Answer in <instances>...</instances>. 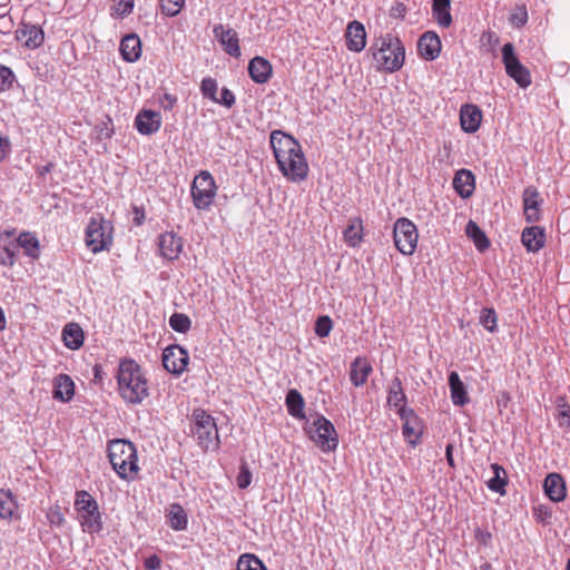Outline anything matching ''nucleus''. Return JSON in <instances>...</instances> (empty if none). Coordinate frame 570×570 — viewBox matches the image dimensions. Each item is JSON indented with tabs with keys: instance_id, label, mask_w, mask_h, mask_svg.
<instances>
[{
	"instance_id": "12",
	"label": "nucleus",
	"mask_w": 570,
	"mask_h": 570,
	"mask_svg": "<svg viewBox=\"0 0 570 570\" xmlns=\"http://www.w3.org/2000/svg\"><path fill=\"white\" fill-rule=\"evenodd\" d=\"M188 361V352L179 345H170L163 352V365L166 371L174 375L183 374Z\"/></svg>"
},
{
	"instance_id": "25",
	"label": "nucleus",
	"mask_w": 570,
	"mask_h": 570,
	"mask_svg": "<svg viewBox=\"0 0 570 570\" xmlns=\"http://www.w3.org/2000/svg\"><path fill=\"white\" fill-rule=\"evenodd\" d=\"M119 51L125 61H137L141 56L140 38L136 33L125 36L121 39Z\"/></svg>"
},
{
	"instance_id": "47",
	"label": "nucleus",
	"mask_w": 570,
	"mask_h": 570,
	"mask_svg": "<svg viewBox=\"0 0 570 570\" xmlns=\"http://www.w3.org/2000/svg\"><path fill=\"white\" fill-rule=\"evenodd\" d=\"M333 328V322L330 316L323 315L315 322V334L321 337H327Z\"/></svg>"
},
{
	"instance_id": "53",
	"label": "nucleus",
	"mask_w": 570,
	"mask_h": 570,
	"mask_svg": "<svg viewBox=\"0 0 570 570\" xmlns=\"http://www.w3.org/2000/svg\"><path fill=\"white\" fill-rule=\"evenodd\" d=\"M215 102L220 104L227 108H232L236 102V98L232 90L224 87L220 90V98H218V101Z\"/></svg>"
},
{
	"instance_id": "51",
	"label": "nucleus",
	"mask_w": 570,
	"mask_h": 570,
	"mask_svg": "<svg viewBox=\"0 0 570 570\" xmlns=\"http://www.w3.org/2000/svg\"><path fill=\"white\" fill-rule=\"evenodd\" d=\"M252 482V473L247 463H243L239 468L238 475L236 478V483L239 489H246L249 487Z\"/></svg>"
},
{
	"instance_id": "40",
	"label": "nucleus",
	"mask_w": 570,
	"mask_h": 570,
	"mask_svg": "<svg viewBox=\"0 0 570 570\" xmlns=\"http://www.w3.org/2000/svg\"><path fill=\"white\" fill-rule=\"evenodd\" d=\"M235 570H267L265 564L255 554H242L236 564Z\"/></svg>"
},
{
	"instance_id": "49",
	"label": "nucleus",
	"mask_w": 570,
	"mask_h": 570,
	"mask_svg": "<svg viewBox=\"0 0 570 570\" xmlns=\"http://www.w3.org/2000/svg\"><path fill=\"white\" fill-rule=\"evenodd\" d=\"M184 3L185 0H160V8L164 14L175 17L180 12Z\"/></svg>"
},
{
	"instance_id": "27",
	"label": "nucleus",
	"mask_w": 570,
	"mask_h": 570,
	"mask_svg": "<svg viewBox=\"0 0 570 570\" xmlns=\"http://www.w3.org/2000/svg\"><path fill=\"white\" fill-rule=\"evenodd\" d=\"M53 399L67 403L75 395V383L67 374H59L53 381Z\"/></svg>"
},
{
	"instance_id": "9",
	"label": "nucleus",
	"mask_w": 570,
	"mask_h": 570,
	"mask_svg": "<svg viewBox=\"0 0 570 570\" xmlns=\"http://www.w3.org/2000/svg\"><path fill=\"white\" fill-rule=\"evenodd\" d=\"M109 223L100 216H92L86 227V246L95 254L108 248L111 244Z\"/></svg>"
},
{
	"instance_id": "16",
	"label": "nucleus",
	"mask_w": 570,
	"mask_h": 570,
	"mask_svg": "<svg viewBox=\"0 0 570 570\" xmlns=\"http://www.w3.org/2000/svg\"><path fill=\"white\" fill-rule=\"evenodd\" d=\"M183 238L174 232H166L158 237L160 255L168 259H177L183 250Z\"/></svg>"
},
{
	"instance_id": "38",
	"label": "nucleus",
	"mask_w": 570,
	"mask_h": 570,
	"mask_svg": "<svg viewBox=\"0 0 570 570\" xmlns=\"http://www.w3.org/2000/svg\"><path fill=\"white\" fill-rule=\"evenodd\" d=\"M557 413L554 419L558 425L563 430H570V405L566 396H558L556 400Z\"/></svg>"
},
{
	"instance_id": "31",
	"label": "nucleus",
	"mask_w": 570,
	"mask_h": 570,
	"mask_svg": "<svg viewBox=\"0 0 570 570\" xmlns=\"http://www.w3.org/2000/svg\"><path fill=\"white\" fill-rule=\"evenodd\" d=\"M285 405L291 416L297 420H305V401L303 395L295 389H291L285 397Z\"/></svg>"
},
{
	"instance_id": "15",
	"label": "nucleus",
	"mask_w": 570,
	"mask_h": 570,
	"mask_svg": "<svg viewBox=\"0 0 570 570\" xmlns=\"http://www.w3.org/2000/svg\"><path fill=\"white\" fill-rule=\"evenodd\" d=\"M160 126L161 115L158 111L142 109L135 118V128L140 135H153L160 129Z\"/></svg>"
},
{
	"instance_id": "4",
	"label": "nucleus",
	"mask_w": 570,
	"mask_h": 570,
	"mask_svg": "<svg viewBox=\"0 0 570 570\" xmlns=\"http://www.w3.org/2000/svg\"><path fill=\"white\" fill-rule=\"evenodd\" d=\"M108 458L118 476L134 480L138 472L137 450L130 441L112 440L108 444Z\"/></svg>"
},
{
	"instance_id": "59",
	"label": "nucleus",
	"mask_w": 570,
	"mask_h": 570,
	"mask_svg": "<svg viewBox=\"0 0 570 570\" xmlns=\"http://www.w3.org/2000/svg\"><path fill=\"white\" fill-rule=\"evenodd\" d=\"M134 218L132 223L135 226H141L145 222V209L139 206L132 207Z\"/></svg>"
},
{
	"instance_id": "52",
	"label": "nucleus",
	"mask_w": 570,
	"mask_h": 570,
	"mask_svg": "<svg viewBox=\"0 0 570 570\" xmlns=\"http://www.w3.org/2000/svg\"><path fill=\"white\" fill-rule=\"evenodd\" d=\"M134 9V0H118L115 3V12L118 17H126L131 13Z\"/></svg>"
},
{
	"instance_id": "39",
	"label": "nucleus",
	"mask_w": 570,
	"mask_h": 570,
	"mask_svg": "<svg viewBox=\"0 0 570 570\" xmlns=\"http://www.w3.org/2000/svg\"><path fill=\"white\" fill-rule=\"evenodd\" d=\"M17 508L13 494L10 490H0V518L11 519Z\"/></svg>"
},
{
	"instance_id": "28",
	"label": "nucleus",
	"mask_w": 570,
	"mask_h": 570,
	"mask_svg": "<svg viewBox=\"0 0 570 570\" xmlns=\"http://www.w3.org/2000/svg\"><path fill=\"white\" fill-rule=\"evenodd\" d=\"M449 387L451 400L454 405L464 406L470 402L466 387L455 371L450 372L449 374Z\"/></svg>"
},
{
	"instance_id": "23",
	"label": "nucleus",
	"mask_w": 570,
	"mask_h": 570,
	"mask_svg": "<svg viewBox=\"0 0 570 570\" xmlns=\"http://www.w3.org/2000/svg\"><path fill=\"white\" fill-rule=\"evenodd\" d=\"M272 65L263 57H254L248 63V73L256 83H265L272 76Z\"/></svg>"
},
{
	"instance_id": "42",
	"label": "nucleus",
	"mask_w": 570,
	"mask_h": 570,
	"mask_svg": "<svg viewBox=\"0 0 570 570\" xmlns=\"http://www.w3.org/2000/svg\"><path fill=\"white\" fill-rule=\"evenodd\" d=\"M386 404L391 409H394L399 415H400V413H402V410H412L411 407H407V397H406V394L404 391L389 392L387 399H386Z\"/></svg>"
},
{
	"instance_id": "48",
	"label": "nucleus",
	"mask_w": 570,
	"mask_h": 570,
	"mask_svg": "<svg viewBox=\"0 0 570 570\" xmlns=\"http://www.w3.org/2000/svg\"><path fill=\"white\" fill-rule=\"evenodd\" d=\"M46 517L51 527L60 528L65 523V515L59 504L51 505Z\"/></svg>"
},
{
	"instance_id": "13",
	"label": "nucleus",
	"mask_w": 570,
	"mask_h": 570,
	"mask_svg": "<svg viewBox=\"0 0 570 570\" xmlns=\"http://www.w3.org/2000/svg\"><path fill=\"white\" fill-rule=\"evenodd\" d=\"M400 419L403 422L402 434L405 441L412 445L416 446L420 443L422 433H423V423L415 411L412 410H402L400 413Z\"/></svg>"
},
{
	"instance_id": "22",
	"label": "nucleus",
	"mask_w": 570,
	"mask_h": 570,
	"mask_svg": "<svg viewBox=\"0 0 570 570\" xmlns=\"http://www.w3.org/2000/svg\"><path fill=\"white\" fill-rule=\"evenodd\" d=\"M373 367L371 363L363 356H357L351 363L350 380L356 387L363 386L372 373Z\"/></svg>"
},
{
	"instance_id": "44",
	"label": "nucleus",
	"mask_w": 570,
	"mask_h": 570,
	"mask_svg": "<svg viewBox=\"0 0 570 570\" xmlns=\"http://www.w3.org/2000/svg\"><path fill=\"white\" fill-rule=\"evenodd\" d=\"M169 325L175 332L186 333L190 330L191 321L186 314L174 313L169 317Z\"/></svg>"
},
{
	"instance_id": "8",
	"label": "nucleus",
	"mask_w": 570,
	"mask_h": 570,
	"mask_svg": "<svg viewBox=\"0 0 570 570\" xmlns=\"http://www.w3.org/2000/svg\"><path fill=\"white\" fill-rule=\"evenodd\" d=\"M190 194L194 206L198 210L209 209L217 194V185L213 175L207 170H202L193 180Z\"/></svg>"
},
{
	"instance_id": "7",
	"label": "nucleus",
	"mask_w": 570,
	"mask_h": 570,
	"mask_svg": "<svg viewBox=\"0 0 570 570\" xmlns=\"http://www.w3.org/2000/svg\"><path fill=\"white\" fill-rule=\"evenodd\" d=\"M309 439L320 446L323 452L335 451L338 445V436L333 423L322 414H316L312 424L304 428Z\"/></svg>"
},
{
	"instance_id": "10",
	"label": "nucleus",
	"mask_w": 570,
	"mask_h": 570,
	"mask_svg": "<svg viewBox=\"0 0 570 570\" xmlns=\"http://www.w3.org/2000/svg\"><path fill=\"white\" fill-rule=\"evenodd\" d=\"M393 240L397 250L405 255H412L417 246L419 233L415 224L406 218H397L393 228Z\"/></svg>"
},
{
	"instance_id": "11",
	"label": "nucleus",
	"mask_w": 570,
	"mask_h": 570,
	"mask_svg": "<svg viewBox=\"0 0 570 570\" xmlns=\"http://www.w3.org/2000/svg\"><path fill=\"white\" fill-rule=\"evenodd\" d=\"M502 62L505 68L507 75L512 78L521 88H527L531 85L530 71L524 67L514 52V46L507 42L502 47Z\"/></svg>"
},
{
	"instance_id": "41",
	"label": "nucleus",
	"mask_w": 570,
	"mask_h": 570,
	"mask_svg": "<svg viewBox=\"0 0 570 570\" xmlns=\"http://www.w3.org/2000/svg\"><path fill=\"white\" fill-rule=\"evenodd\" d=\"M19 248L16 240H9L3 246L0 245V264L3 266H12L16 262Z\"/></svg>"
},
{
	"instance_id": "29",
	"label": "nucleus",
	"mask_w": 570,
	"mask_h": 570,
	"mask_svg": "<svg viewBox=\"0 0 570 570\" xmlns=\"http://www.w3.org/2000/svg\"><path fill=\"white\" fill-rule=\"evenodd\" d=\"M453 187L462 198H468L474 190V176L468 169H460L453 179Z\"/></svg>"
},
{
	"instance_id": "46",
	"label": "nucleus",
	"mask_w": 570,
	"mask_h": 570,
	"mask_svg": "<svg viewBox=\"0 0 570 570\" xmlns=\"http://www.w3.org/2000/svg\"><path fill=\"white\" fill-rule=\"evenodd\" d=\"M217 81L212 77H205L200 83V92L204 98H207L212 101H218L217 98Z\"/></svg>"
},
{
	"instance_id": "56",
	"label": "nucleus",
	"mask_w": 570,
	"mask_h": 570,
	"mask_svg": "<svg viewBox=\"0 0 570 570\" xmlns=\"http://www.w3.org/2000/svg\"><path fill=\"white\" fill-rule=\"evenodd\" d=\"M159 104L165 110H171L177 104V97L175 95L165 92L160 96Z\"/></svg>"
},
{
	"instance_id": "21",
	"label": "nucleus",
	"mask_w": 570,
	"mask_h": 570,
	"mask_svg": "<svg viewBox=\"0 0 570 570\" xmlns=\"http://www.w3.org/2000/svg\"><path fill=\"white\" fill-rule=\"evenodd\" d=\"M543 489L553 502L562 501L567 494L566 482L559 473H549L544 479Z\"/></svg>"
},
{
	"instance_id": "34",
	"label": "nucleus",
	"mask_w": 570,
	"mask_h": 570,
	"mask_svg": "<svg viewBox=\"0 0 570 570\" xmlns=\"http://www.w3.org/2000/svg\"><path fill=\"white\" fill-rule=\"evenodd\" d=\"M344 240L350 247H356L363 240V222L360 217L350 220L343 232Z\"/></svg>"
},
{
	"instance_id": "5",
	"label": "nucleus",
	"mask_w": 570,
	"mask_h": 570,
	"mask_svg": "<svg viewBox=\"0 0 570 570\" xmlns=\"http://www.w3.org/2000/svg\"><path fill=\"white\" fill-rule=\"evenodd\" d=\"M75 509L83 532L94 534L102 530V514L96 499L89 492H76Z\"/></svg>"
},
{
	"instance_id": "60",
	"label": "nucleus",
	"mask_w": 570,
	"mask_h": 570,
	"mask_svg": "<svg viewBox=\"0 0 570 570\" xmlns=\"http://www.w3.org/2000/svg\"><path fill=\"white\" fill-rule=\"evenodd\" d=\"M92 372H94V382L96 384H102V381H104L102 366L100 364H95L92 367Z\"/></svg>"
},
{
	"instance_id": "57",
	"label": "nucleus",
	"mask_w": 570,
	"mask_h": 570,
	"mask_svg": "<svg viewBox=\"0 0 570 570\" xmlns=\"http://www.w3.org/2000/svg\"><path fill=\"white\" fill-rule=\"evenodd\" d=\"M533 514L538 521L543 523H548L549 520L551 519V512L544 505H539L538 508H534Z\"/></svg>"
},
{
	"instance_id": "30",
	"label": "nucleus",
	"mask_w": 570,
	"mask_h": 570,
	"mask_svg": "<svg viewBox=\"0 0 570 570\" xmlns=\"http://www.w3.org/2000/svg\"><path fill=\"white\" fill-rule=\"evenodd\" d=\"M61 336L65 345L73 351L80 348L85 340L83 331L77 323L66 324Z\"/></svg>"
},
{
	"instance_id": "64",
	"label": "nucleus",
	"mask_w": 570,
	"mask_h": 570,
	"mask_svg": "<svg viewBox=\"0 0 570 570\" xmlns=\"http://www.w3.org/2000/svg\"><path fill=\"white\" fill-rule=\"evenodd\" d=\"M52 164H47L38 169V174L40 176H45L46 174L50 173L52 170Z\"/></svg>"
},
{
	"instance_id": "61",
	"label": "nucleus",
	"mask_w": 570,
	"mask_h": 570,
	"mask_svg": "<svg viewBox=\"0 0 570 570\" xmlns=\"http://www.w3.org/2000/svg\"><path fill=\"white\" fill-rule=\"evenodd\" d=\"M392 391H397V392L404 391L402 381L399 376H395L387 387V393L392 392Z\"/></svg>"
},
{
	"instance_id": "62",
	"label": "nucleus",
	"mask_w": 570,
	"mask_h": 570,
	"mask_svg": "<svg viewBox=\"0 0 570 570\" xmlns=\"http://www.w3.org/2000/svg\"><path fill=\"white\" fill-rule=\"evenodd\" d=\"M445 458L450 466H454V459H453V444L449 443L445 448Z\"/></svg>"
},
{
	"instance_id": "18",
	"label": "nucleus",
	"mask_w": 570,
	"mask_h": 570,
	"mask_svg": "<svg viewBox=\"0 0 570 570\" xmlns=\"http://www.w3.org/2000/svg\"><path fill=\"white\" fill-rule=\"evenodd\" d=\"M346 47L350 51L361 52L366 46V30L360 21H351L345 31Z\"/></svg>"
},
{
	"instance_id": "45",
	"label": "nucleus",
	"mask_w": 570,
	"mask_h": 570,
	"mask_svg": "<svg viewBox=\"0 0 570 570\" xmlns=\"http://www.w3.org/2000/svg\"><path fill=\"white\" fill-rule=\"evenodd\" d=\"M17 77L11 68L0 63V92L10 90Z\"/></svg>"
},
{
	"instance_id": "33",
	"label": "nucleus",
	"mask_w": 570,
	"mask_h": 570,
	"mask_svg": "<svg viewBox=\"0 0 570 570\" xmlns=\"http://www.w3.org/2000/svg\"><path fill=\"white\" fill-rule=\"evenodd\" d=\"M450 8L451 0H433L432 14L442 28H449L452 24Z\"/></svg>"
},
{
	"instance_id": "17",
	"label": "nucleus",
	"mask_w": 570,
	"mask_h": 570,
	"mask_svg": "<svg viewBox=\"0 0 570 570\" xmlns=\"http://www.w3.org/2000/svg\"><path fill=\"white\" fill-rule=\"evenodd\" d=\"M522 202L525 220L528 223L539 222L541 218L540 204L542 199L540 198L538 189L533 186L527 187L523 190Z\"/></svg>"
},
{
	"instance_id": "3",
	"label": "nucleus",
	"mask_w": 570,
	"mask_h": 570,
	"mask_svg": "<svg viewBox=\"0 0 570 570\" xmlns=\"http://www.w3.org/2000/svg\"><path fill=\"white\" fill-rule=\"evenodd\" d=\"M373 51V59L377 69L394 72L402 68L405 60V48L402 41L393 36L386 33L381 36L371 47Z\"/></svg>"
},
{
	"instance_id": "55",
	"label": "nucleus",
	"mask_w": 570,
	"mask_h": 570,
	"mask_svg": "<svg viewBox=\"0 0 570 570\" xmlns=\"http://www.w3.org/2000/svg\"><path fill=\"white\" fill-rule=\"evenodd\" d=\"M474 538L478 543L488 547L491 544L492 534L487 529L476 528L474 530Z\"/></svg>"
},
{
	"instance_id": "50",
	"label": "nucleus",
	"mask_w": 570,
	"mask_h": 570,
	"mask_svg": "<svg viewBox=\"0 0 570 570\" xmlns=\"http://www.w3.org/2000/svg\"><path fill=\"white\" fill-rule=\"evenodd\" d=\"M510 23L515 28H521L528 22V11L524 6L517 7L509 17Z\"/></svg>"
},
{
	"instance_id": "32",
	"label": "nucleus",
	"mask_w": 570,
	"mask_h": 570,
	"mask_svg": "<svg viewBox=\"0 0 570 570\" xmlns=\"http://www.w3.org/2000/svg\"><path fill=\"white\" fill-rule=\"evenodd\" d=\"M18 248H22L26 256L36 259L40 255V245L37 236L30 232L21 233L16 239Z\"/></svg>"
},
{
	"instance_id": "20",
	"label": "nucleus",
	"mask_w": 570,
	"mask_h": 570,
	"mask_svg": "<svg viewBox=\"0 0 570 570\" xmlns=\"http://www.w3.org/2000/svg\"><path fill=\"white\" fill-rule=\"evenodd\" d=\"M417 49L425 60H435L441 52V40L435 32L426 31L420 37Z\"/></svg>"
},
{
	"instance_id": "37",
	"label": "nucleus",
	"mask_w": 570,
	"mask_h": 570,
	"mask_svg": "<svg viewBox=\"0 0 570 570\" xmlns=\"http://www.w3.org/2000/svg\"><path fill=\"white\" fill-rule=\"evenodd\" d=\"M493 476L487 482L488 488L491 491L503 494L507 485V473L505 470L498 463L491 464Z\"/></svg>"
},
{
	"instance_id": "14",
	"label": "nucleus",
	"mask_w": 570,
	"mask_h": 570,
	"mask_svg": "<svg viewBox=\"0 0 570 570\" xmlns=\"http://www.w3.org/2000/svg\"><path fill=\"white\" fill-rule=\"evenodd\" d=\"M16 39L28 49H37L45 41V32L38 24L21 22L16 30Z\"/></svg>"
},
{
	"instance_id": "1",
	"label": "nucleus",
	"mask_w": 570,
	"mask_h": 570,
	"mask_svg": "<svg viewBox=\"0 0 570 570\" xmlns=\"http://www.w3.org/2000/svg\"><path fill=\"white\" fill-rule=\"evenodd\" d=\"M271 146L282 174L293 183L307 177L308 165L299 142L281 130L271 132Z\"/></svg>"
},
{
	"instance_id": "24",
	"label": "nucleus",
	"mask_w": 570,
	"mask_h": 570,
	"mask_svg": "<svg viewBox=\"0 0 570 570\" xmlns=\"http://www.w3.org/2000/svg\"><path fill=\"white\" fill-rule=\"evenodd\" d=\"M521 242L528 252H539L544 246V229L539 226H531L524 228L521 234Z\"/></svg>"
},
{
	"instance_id": "54",
	"label": "nucleus",
	"mask_w": 570,
	"mask_h": 570,
	"mask_svg": "<svg viewBox=\"0 0 570 570\" xmlns=\"http://www.w3.org/2000/svg\"><path fill=\"white\" fill-rule=\"evenodd\" d=\"M11 153V141L7 135L0 131V164L4 161Z\"/></svg>"
},
{
	"instance_id": "2",
	"label": "nucleus",
	"mask_w": 570,
	"mask_h": 570,
	"mask_svg": "<svg viewBox=\"0 0 570 570\" xmlns=\"http://www.w3.org/2000/svg\"><path fill=\"white\" fill-rule=\"evenodd\" d=\"M116 377L118 392L127 404H141L148 397V381L136 361L128 358L120 361Z\"/></svg>"
},
{
	"instance_id": "6",
	"label": "nucleus",
	"mask_w": 570,
	"mask_h": 570,
	"mask_svg": "<svg viewBox=\"0 0 570 570\" xmlns=\"http://www.w3.org/2000/svg\"><path fill=\"white\" fill-rule=\"evenodd\" d=\"M194 434L198 445L204 451H215L219 448V434L214 417L202 409L193 412Z\"/></svg>"
},
{
	"instance_id": "36",
	"label": "nucleus",
	"mask_w": 570,
	"mask_h": 570,
	"mask_svg": "<svg viewBox=\"0 0 570 570\" xmlns=\"http://www.w3.org/2000/svg\"><path fill=\"white\" fill-rule=\"evenodd\" d=\"M465 234L472 239L478 250L484 252L490 247L489 238L475 222L469 220L465 226Z\"/></svg>"
},
{
	"instance_id": "43",
	"label": "nucleus",
	"mask_w": 570,
	"mask_h": 570,
	"mask_svg": "<svg viewBox=\"0 0 570 570\" xmlns=\"http://www.w3.org/2000/svg\"><path fill=\"white\" fill-rule=\"evenodd\" d=\"M480 324L490 333L498 330V317L494 308L483 307L479 317Z\"/></svg>"
},
{
	"instance_id": "63",
	"label": "nucleus",
	"mask_w": 570,
	"mask_h": 570,
	"mask_svg": "<svg viewBox=\"0 0 570 570\" xmlns=\"http://www.w3.org/2000/svg\"><path fill=\"white\" fill-rule=\"evenodd\" d=\"M487 37L490 43L497 45L499 42V37L494 32H487L483 35V38Z\"/></svg>"
},
{
	"instance_id": "26",
	"label": "nucleus",
	"mask_w": 570,
	"mask_h": 570,
	"mask_svg": "<svg viewBox=\"0 0 570 570\" xmlns=\"http://www.w3.org/2000/svg\"><path fill=\"white\" fill-rule=\"evenodd\" d=\"M482 114L481 110L473 105H464L461 108L460 121L463 131L473 134L475 132L481 124Z\"/></svg>"
},
{
	"instance_id": "19",
	"label": "nucleus",
	"mask_w": 570,
	"mask_h": 570,
	"mask_svg": "<svg viewBox=\"0 0 570 570\" xmlns=\"http://www.w3.org/2000/svg\"><path fill=\"white\" fill-rule=\"evenodd\" d=\"M213 32L229 56L235 58L240 56L242 52L236 31L230 28L226 29L223 24H218L214 27Z\"/></svg>"
},
{
	"instance_id": "35",
	"label": "nucleus",
	"mask_w": 570,
	"mask_h": 570,
	"mask_svg": "<svg viewBox=\"0 0 570 570\" xmlns=\"http://www.w3.org/2000/svg\"><path fill=\"white\" fill-rule=\"evenodd\" d=\"M168 518V524L169 527L175 531H183L187 528L188 524V517L184 508L178 504L174 503L169 508V512L167 514Z\"/></svg>"
},
{
	"instance_id": "58",
	"label": "nucleus",
	"mask_w": 570,
	"mask_h": 570,
	"mask_svg": "<svg viewBox=\"0 0 570 570\" xmlns=\"http://www.w3.org/2000/svg\"><path fill=\"white\" fill-rule=\"evenodd\" d=\"M161 566V560L157 554H151L145 560V570H158Z\"/></svg>"
}]
</instances>
